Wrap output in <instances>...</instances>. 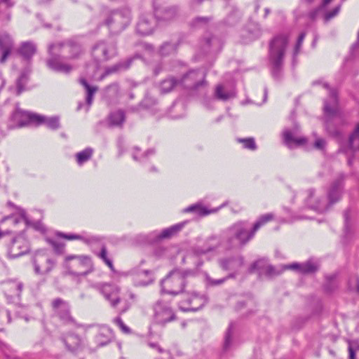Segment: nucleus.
<instances>
[{
	"mask_svg": "<svg viewBox=\"0 0 359 359\" xmlns=\"http://www.w3.org/2000/svg\"><path fill=\"white\" fill-rule=\"evenodd\" d=\"M62 48L69 49L71 53L69 57V59H76L82 53L81 46L72 41L51 44L48 47L50 57L46 60V65L53 71L69 74L72 71L73 67L61 60V57L58 55V53Z\"/></svg>",
	"mask_w": 359,
	"mask_h": 359,
	"instance_id": "nucleus-1",
	"label": "nucleus"
},
{
	"mask_svg": "<svg viewBox=\"0 0 359 359\" xmlns=\"http://www.w3.org/2000/svg\"><path fill=\"white\" fill-rule=\"evenodd\" d=\"M255 233L249 229L248 224L244 221H238L222 231V237L227 248L243 247Z\"/></svg>",
	"mask_w": 359,
	"mask_h": 359,
	"instance_id": "nucleus-2",
	"label": "nucleus"
},
{
	"mask_svg": "<svg viewBox=\"0 0 359 359\" xmlns=\"http://www.w3.org/2000/svg\"><path fill=\"white\" fill-rule=\"evenodd\" d=\"M287 43L288 38L285 34H278L270 41L269 59L272 67V75L276 79L280 76Z\"/></svg>",
	"mask_w": 359,
	"mask_h": 359,
	"instance_id": "nucleus-3",
	"label": "nucleus"
},
{
	"mask_svg": "<svg viewBox=\"0 0 359 359\" xmlns=\"http://www.w3.org/2000/svg\"><path fill=\"white\" fill-rule=\"evenodd\" d=\"M343 179V177H340L332 183L326 198L325 197L313 198L315 196L314 191L309 190L308 203L310 208L319 212H324L328 210L330 206L337 202L341 195Z\"/></svg>",
	"mask_w": 359,
	"mask_h": 359,
	"instance_id": "nucleus-4",
	"label": "nucleus"
},
{
	"mask_svg": "<svg viewBox=\"0 0 359 359\" xmlns=\"http://www.w3.org/2000/svg\"><path fill=\"white\" fill-rule=\"evenodd\" d=\"M191 275L192 273L189 271L172 270L161 280V292L172 295L183 292L187 278Z\"/></svg>",
	"mask_w": 359,
	"mask_h": 359,
	"instance_id": "nucleus-5",
	"label": "nucleus"
},
{
	"mask_svg": "<svg viewBox=\"0 0 359 359\" xmlns=\"http://www.w3.org/2000/svg\"><path fill=\"white\" fill-rule=\"evenodd\" d=\"M65 268L73 276H86L94 270L91 258L87 255H69L65 257Z\"/></svg>",
	"mask_w": 359,
	"mask_h": 359,
	"instance_id": "nucleus-6",
	"label": "nucleus"
},
{
	"mask_svg": "<svg viewBox=\"0 0 359 359\" xmlns=\"http://www.w3.org/2000/svg\"><path fill=\"white\" fill-rule=\"evenodd\" d=\"M131 11L128 8L111 11L104 21L111 33L118 34L131 22Z\"/></svg>",
	"mask_w": 359,
	"mask_h": 359,
	"instance_id": "nucleus-7",
	"label": "nucleus"
},
{
	"mask_svg": "<svg viewBox=\"0 0 359 359\" xmlns=\"http://www.w3.org/2000/svg\"><path fill=\"white\" fill-rule=\"evenodd\" d=\"M219 266L224 271H231L229 275L224 278L215 280L209 276L206 280L212 286L218 285L224 283L229 278H234L240 269L244 265V259L241 255L223 257L219 259Z\"/></svg>",
	"mask_w": 359,
	"mask_h": 359,
	"instance_id": "nucleus-8",
	"label": "nucleus"
},
{
	"mask_svg": "<svg viewBox=\"0 0 359 359\" xmlns=\"http://www.w3.org/2000/svg\"><path fill=\"white\" fill-rule=\"evenodd\" d=\"M91 54L97 62H107L117 55V46L112 40H100L92 47Z\"/></svg>",
	"mask_w": 359,
	"mask_h": 359,
	"instance_id": "nucleus-9",
	"label": "nucleus"
},
{
	"mask_svg": "<svg viewBox=\"0 0 359 359\" xmlns=\"http://www.w3.org/2000/svg\"><path fill=\"white\" fill-rule=\"evenodd\" d=\"M179 84L189 90H199L206 87L205 73L198 69H191L179 79Z\"/></svg>",
	"mask_w": 359,
	"mask_h": 359,
	"instance_id": "nucleus-10",
	"label": "nucleus"
},
{
	"mask_svg": "<svg viewBox=\"0 0 359 359\" xmlns=\"http://www.w3.org/2000/svg\"><path fill=\"white\" fill-rule=\"evenodd\" d=\"M44 119V116L22 111L17 107L11 115L9 128H22L31 123L40 125Z\"/></svg>",
	"mask_w": 359,
	"mask_h": 359,
	"instance_id": "nucleus-11",
	"label": "nucleus"
},
{
	"mask_svg": "<svg viewBox=\"0 0 359 359\" xmlns=\"http://www.w3.org/2000/svg\"><path fill=\"white\" fill-rule=\"evenodd\" d=\"M208 302V297L205 294L199 295L194 292L184 294V299L180 302L179 307L184 311H196L201 309Z\"/></svg>",
	"mask_w": 359,
	"mask_h": 359,
	"instance_id": "nucleus-12",
	"label": "nucleus"
},
{
	"mask_svg": "<svg viewBox=\"0 0 359 359\" xmlns=\"http://www.w3.org/2000/svg\"><path fill=\"white\" fill-rule=\"evenodd\" d=\"M154 320L161 325L172 321L175 319V313L169 303L159 300L154 305Z\"/></svg>",
	"mask_w": 359,
	"mask_h": 359,
	"instance_id": "nucleus-13",
	"label": "nucleus"
},
{
	"mask_svg": "<svg viewBox=\"0 0 359 359\" xmlns=\"http://www.w3.org/2000/svg\"><path fill=\"white\" fill-rule=\"evenodd\" d=\"M34 271L38 274H47L55 266V260L51 258L49 255L43 253H36L34 260Z\"/></svg>",
	"mask_w": 359,
	"mask_h": 359,
	"instance_id": "nucleus-14",
	"label": "nucleus"
},
{
	"mask_svg": "<svg viewBox=\"0 0 359 359\" xmlns=\"http://www.w3.org/2000/svg\"><path fill=\"white\" fill-rule=\"evenodd\" d=\"M341 149L348 156V165H351L355 154L359 152V123L356 125L353 133L349 135L347 144Z\"/></svg>",
	"mask_w": 359,
	"mask_h": 359,
	"instance_id": "nucleus-15",
	"label": "nucleus"
},
{
	"mask_svg": "<svg viewBox=\"0 0 359 359\" xmlns=\"http://www.w3.org/2000/svg\"><path fill=\"white\" fill-rule=\"evenodd\" d=\"M94 287L97 289L110 302L112 307L115 308L120 303L121 299L118 297L119 288L115 285L108 283L97 284Z\"/></svg>",
	"mask_w": 359,
	"mask_h": 359,
	"instance_id": "nucleus-16",
	"label": "nucleus"
},
{
	"mask_svg": "<svg viewBox=\"0 0 359 359\" xmlns=\"http://www.w3.org/2000/svg\"><path fill=\"white\" fill-rule=\"evenodd\" d=\"M29 250V245L27 240L23 236L14 238L8 248V255L10 258H17L22 256Z\"/></svg>",
	"mask_w": 359,
	"mask_h": 359,
	"instance_id": "nucleus-17",
	"label": "nucleus"
},
{
	"mask_svg": "<svg viewBox=\"0 0 359 359\" xmlns=\"http://www.w3.org/2000/svg\"><path fill=\"white\" fill-rule=\"evenodd\" d=\"M220 245V238L216 235H212L205 239L203 246L194 248L192 252L195 256L200 257L216 250Z\"/></svg>",
	"mask_w": 359,
	"mask_h": 359,
	"instance_id": "nucleus-18",
	"label": "nucleus"
},
{
	"mask_svg": "<svg viewBox=\"0 0 359 359\" xmlns=\"http://www.w3.org/2000/svg\"><path fill=\"white\" fill-rule=\"evenodd\" d=\"M156 27L154 17L151 14L142 15L136 25V32L140 35L151 34Z\"/></svg>",
	"mask_w": 359,
	"mask_h": 359,
	"instance_id": "nucleus-19",
	"label": "nucleus"
},
{
	"mask_svg": "<svg viewBox=\"0 0 359 359\" xmlns=\"http://www.w3.org/2000/svg\"><path fill=\"white\" fill-rule=\"evenodd\" d=\"M52 306L54 313L58 317L62 312H65V315L62 316V320L65 323H74V320L70 315L69 306L66 302L60 298L55 299L52 302Z\"/></svg>",
	"mask_w": 359,
	"mask_h": 359,
	"instance_id": "nucleus-20",
	"label": "nucleus"
},
{
	"mask_svg": "<svg viewBox=\"0 0 359 359\" xmlns=\"http://www.w3.org/2000/svg\"><path fill=\"white\" fill-rule=\"evenodd\" d=\"M323 86L329 92V98L324 102V111L327 116H333L337 108V93L335 89L330 88L327 83H323Z\"/></svg>",
	"mask_w": 359,
	"mask_h": 359,
	"instance_id": "nucleus-21",
	"label": "nucleus"
},
{
	"mask_svg": "<svg viewBox=\"0 0 359 359\" xmlns=\"http://www.w3.org/2000/svg\"><path fill=\"white\" fill-rule=\"evenodd\" d=\"M23 289V283L19 280H10L4 285L5 295L11 299L19 298Z\"/></svg>",
	"mask_w": 359,
	"mask_h": 359,
	"instance_id": "nucleus-22",
	"label": "nucleus"
},
{
	"mask_svg": "<svg viewBox=\"0 0 359 359\" xmlns=\"http://www.w3.org/2000/svg\"><path fill=\"white\" fill-rule=\"evenodd\" d=\"M154 13L156 19L160 21H169L174 19L178 10L176 6H168L164 8H157L156 2L154 3Z\"/></svg>",
	"mask_w": 359,
	"mask_h": 359,
	"instance_id": "nucleus-23",
	"label": "nucleus"
},
{
	"mask_svg": "<svg viewBox=\"0 0 359 359\" xmlns=\"http://www.w3.org/2000/svg\"><path fill=\"white\" fill-rule=\"evenodd\" d=\"M214 95L216 99L226 102L234 98L236 95V91L233 86L218 84L215 87Z\"/></svg>",
	"mask_w": 359,
	"mask_h": 359,
	"instance_id": "nucleus-24",
	"label": "nucleus"
},
{
	"mask_svg": "<svg viewBox=\"0 0 359 359\" xmlns=\"http://www.w3.org/2000/svg\"><path fill=\"white\" fill-rule=\"evenodd\" d=\"M255 270H258L260 273H264L269 276L278 274L274 267L269 264L267 260L265 259L257 260L251 265L250 271L252 272Z\"/></svg>",
	"mask_w": 359,
	"mask_h": 359,
	"instance_id": "nucleus-25",
	"label": "nucleus"
},
{
	"mask_svg": "<svg viewBox=\"0 0 359 359\" xmlns=\"http://www.w3.org/2000/svg\"><path fill=\"white\" fill-rule=\"evenodd\" d=\"M13 48V41L6 33L0 34V50L1 51V62H4L10 55Z\"/></svg>",
	"mask_w": 359,
	"mask_h": 359,
	"instance_id": "nucleus-26",
	"label": "nucleus"
},
{
	"mask_svg": "<svg viewBox=\"0 0 359 359\" xmlns=\"http://www.w3.org/2000/svg\"><path fill=\"white\" fill-rule=\"evenodd\" d=\"M114 338L112 330L107 327L102 326L98 329L97 334L95 337V341L97 346H104L110 343Z\"/></svg>",
	"mask_w": 359,
	"mask_h": 359,
	"instance_id": "nucleus-27",
	"label": "nucleus"
},
{
	"mask_svg": "<svg viewBox=\"0 0 359 359\" xmlns=\"http://www.w3.org/2000/svg\"><path fill=\"white\" fill-rule=\"evenodd\" d=\"M154 281L152 272L149 270H140L133 276V282L136 286H147Z\"/></svg>",
	"mask_w": 359,
	"mask_h": 359,
	"instance_id": "nucleus-28",
	"label": "nucleus"
},
{
	"mask_svg": "<svg viewBox=\"0 0 359 359\" xmlns=\"http://www.w3.org/2000/svg\"><path fill=\"white\" fill-rule=\"evenodd\" d=\"M133 60L127 59L120 61L112 66L105 68L104 73L100 76L99 80H103L106 76L127 69L131 65Z\"/></svg>",
	"mask_w": 359,
	"mask_h": 359,
	"instance_id": "nucleus-29",
	"label": "nucleus"
},
{
	"mask_svg": "<svg viewBox=\"0 0 359 359\" xmlns=\"http://www.w3.org/2000/svg\"><path fill=\"white\" fill-rule=\"evenodd\" d=\"M66 348L72 352L77 351L82 344V339L78 334L68 333L62 337Z\"/></svg>",
	"mask_w": 359,
	"mask_h": 359,
	"instance_id": "nucleus-30",
	"label": "nucleus"
},
{
	"mask_svg": "<svg viewBox=\"0 0 359 359\" xmlns=\"http://www.w3.org/2000/svg\"><path fill=\"white\" fill-rule=\"evenodd\" d=\"M284 269L294 270L302 273H310L315 272L318 269V266L315 263L308 261L302 264L293 263L285 265Z\"/></svg>",
	"mask_w": 359,
	"mask_h": 359,
	"instance_id": "nucleus-31",
	"label": "nucleus"
},
{
	"mask_svg": "<svg viewBox=\"0 0 359 359\" xmlns=\"http://www.w3.org/2000/svg\"><path fill=\"white\" fill-rule=\"evenodd\" d=\"M227 205V202L224 203L222 205H221L219 207L217 208L213 209H208L206 207L196 204L191 205L185 209V212H195L199 216H205L212 213L217 212L219 209L222 208L226 206Z\"/></svg>",
	"mask_w": 359,
	"mask_h": 359,
	"instance_id": "nucleus-32",
	"label": "nucleus"
},
{
	"mask_svg": "<svg viewBox=\"0 0 359 359\" xmlns=\"http://www.w3.org/2000/svg\"><path fill=\"white\" fill-rule=\"evenodd\" d=\"M283 140L284 143L290 148L294 146L302 145L306 142V139L305 137H295L294 133L289 130H285L283 132Z\"/></svg>",
	"mask_w": 359,
	"mask_h": 359,
	"instance_id": "nucleus-33",
	"label": "nucleus"
},
{
	"mask_svg": "<svg viewBox=\"0 0 359 359\" xmlns=\"http://www.w3.org/2000/svg\"><path fill=\"white\" fill-rule=\"evenodd\" d=\"M185 224V222H180L163 229L161 233L156 234L155 236L156 238V241L170 238L172 236L176 235L182 229Z\"/></svg>",
	"mask_w": 359,
	"mask_h": 359,
	"instance_id": "nucleus-34",
	"label": "nucleus"
},
{
	"mask_svg": "<svg viewBox=\"0 0 359 359\" xmlns=\"http://www.w3.org/2000/svg\"><path fill=\"white\" fill-rule=\"evenodd\" d=\"M79 83L86 90V102L87 104L86 111H88L93 103L94 95L97 91L98 88L97 86H90L85 78H81L79 79Z\"/></svg>",
	"mask_w": 359,
	"mask_h": 359,
	"instance_id": "nucleus-35",
	"label": "nucleus"
},
{
	"mask_svg": "<svg viewBox=\"0 0 359 359\" xmlns=\"http://www.w3.org/2000/svg\"><path fill=\"white\" fill-rule=\"evenodd\" d=\"M205 53L217 52L220 49V43L217 38L210 36L205 38L202 45Z\"/></svg>",
	"mask_w": 359,
	"mask_h": 359,
	"instance_id": "nucleus-36",
	"label": "nucleus"
},
{
	"mask_svg": "<svg viewBox=\"0 0 359 359\" xmlns=\"http://www.w3.org/2000/svg\"><path fill=\"white\" fill-rule=\"evenodd\" d=\"M59 237L65 238L67 240H81L87 244H90L93 243L97 242L99 241L98 238L95 236H88L86 237L82 235L75 234V233H65L62 232H59L57 234Z\"/></svg>",
	"mask_w": 359,
	"mask_h": 359,
	"instance_id": "nucleus-37",
	"label": "nucleus"
},
{
	"mask_svg": "<svg viewBox=\"0 0 359 359\" xmlns=\"http://www.w3.org/2000/svg\"><path fill=\"white\" fill-rule=\"evenodd\" d=\"M177 86H180L179 79L173 76H170L163 80L159 83V90L161 93H168L172 91Z\"/></svg>",
	"mask_w": 359,
	"mask_h": 359,
	"instance_id": "nucleus-38",
	"label": "nucleus"
},
{
	"mask_svg": "<svg viewBox=\"0 0 359 359\" xmlns=\"http://www.w3.org/2000/svg\"><path fill=\"white\" fill-rule=\"evenodd\" d=\"M36 46L29 41L22 43L19 53L25 59H30L36 52Z\"/></svg>",
	"mask_w": 359,
	"mask_h": 359,
	"instance_id": "nucleus-39",
	"label": "nucleus"
},
{
	"mask_svg": "<svg viewBox=\"0 0 359 359\" xmlns=\"http://www.w3.org/2000/svg\"><path fill=\"white\" fill-rule=\"evenodd\" d=\"M212 21L211 16H197L190 22V26L194 29L205 28Z\"/></svg>",
	"mask_w": 359,
	"mask_h": 359,
	"instance_id": "nucleus-40",
	"label": "nucleus"
},
{
	"mask_svg": "<svg viewBox=\"0 0 359 359\" xmlns=\"http://www.w3.org/2000/svg\"><path fill=\"white\" fill-rule=\"evenodd\" d=\"M120 88L117 83H113L107 86L104 89V95L108 100H112L119 96Z\"/></svg>",
	"mask_w": 359,
	"mask_h": 359,
	"instance_id": "nucleus-41",
	"label": "nucleus"
},
{
	"mask_svg": "<svg viewBox=\"0 0 359 359\" xmlns=\"http://www.w3.org/2000/svg\"><path fill=\"white\" fill-rule=\"evenodd\" d=\"M125 114L122 110H118L111 113L109 117V123L114 126H120L125 121Z\"/></svg>",
	"mask_w": 359,
	"mask_h": 359,
	"instance_id": "nucleus-42",
	"label": "nucleus"
},
{
	"mask_svg": "<svg viewBox=\"0 0 359 359\" xmlns=\"http://www.w3.org/2000/svg\"><path fill=\"white\" fill-rule=\"evenodd\" d=\"M93 150L91 148H86L84 150L76 154V162L79 165H83L92 157Z\"/></svg>",
	"mask_w": 359,
	"mask_h": 359,
	"instance_id": "nucleus-43",
	"label": "nucleus"
},
{
	"mask_svg": "<svg viewBox=\"0 0 359 359\" xmlns=\"http://www.w3.org/2000/svg\"><path fill=\"white\" fill-rule=\"evenodd\" d=\"M29 79V73L27 71H23L19 78L17 79V95H20L24 90L25 86L27 84Z\"/></svg>",
	"mask_w": 359,
	"mask_h": 359,
	"instance_id": "nucleus-44",
	"label": "nucleus"
},
{
	"mask_svg": "<svg viewBox=\"0 0 359 359\" xmlns=\"http://www.w3.org/2000/svg\"><path fill=\"white\" fill-rule=\"evenodd\" d=\"M140 151V149L138 147H135L133 148V154H132V156H133V158L135 161H140V162H144L150 156H153L155 154L154 149H151L147 150L140 157H139L138 155H137V152H139Z\"/></svg>",
	"mask_w": 359,
	"mask_h": 359,
	"instance_id": "nucleus-45",
	"label": "nucleus"
},
{
	"mask_svg": "<svg viewBox=\"0 0 359 359\" xmlns=\"http://www.w3.org/2000/svg\"><path fill=\"white\" fill-rule=\"evenodd\" d=\"M95 255L101 259L111 270H114V265L112 261L108 257V252L105 245H102L101 250L99 252H94Z\"/></svg>",
	"mask_w": 359,
	"mask_h": 359,
	"instance_id": "nucleus-46",
	"label": "nucleus"
},
{
	"mask_svg": "<svg viewBox=\"0 0 359 359\" xmlns=\"http://www.w3.org/2000/svg\"><path fill=\"white\" fill-rule=\"evenodd\" d=\"M177 45L173 43L165 42L160 48L159 52L163 56H168L176 52Z\"/></svg>",
	"mask_w": 359,
	"mask_h": 359,
	"instance_id": "nucleus-47",
	"label": "nucleus"
},
{
	"mask_svg": "<svg viewBox=\"0 0 359 359\" xmlns=\"http://www.w3.org/2000/svg\"><path fill=\"white\" fill-rule=\"evenodd\" d=\"M233 324L231 323L226 332L224 337V350L228 351L233 345Z\"/></svg>",
	"mask_w": 359,
	"mask_h": 359,
	"instance_id": "nucleus-48",
	"label": "nucleus"
},
{
	"mask_svg": "<svg viewBox=\"0 0 359 359\" xmlns=\"http://www.w3.org/2000/svg\"><path fill=\"white\" fill-rule=\"evenodd\" d=\"M273 215L271 213H268L260 217V218L255 223L252 230L255 232L264 224L273 219Z\"/></svg>",
	"mask_w": 359,
	"mask_h": 359,
	"instance_id": "nucleus-49",
	"label": "nucleus"
},
{
	"mask_svg": "<svg viewBox=\"0 0 359 359\" xmlns=\"http://www.w3.org/2000/svg\"><path fill=\"white\" fill-rule=\"evenodd\" d=\"M41 123H45L48 128L52 130H56L60 127V122L58 117L53 116L48 118L45 116L44 121Z\"/></svg>",
	"mask_w": 359,
	"mask_h": 359,
	"instance_id": "nucleus-50",
	"label": "nucleus"
},
{
	"mask_svg": "<svg viewBox=\"0 0 359 359\" xmlns=\"http://www.w3.org/2000/svg\"><path fill=\"white\" fill-rule=\"evenodd\" d=\"M238 142H242L243 147L246 149L255 150L257 148L255 140L252 137L238 139Z\"/></svg>",
	"mask_w": 359,
	"mask_h": 359,
	"instance_id": "nucleus-51",
	"label": "nucleus"
},
{
	"mask_svg": "<svg viewBox=\"0 0 359 359\" xmlns=\"http://www.w3.org/2000/svg\"><path fill=\"white\" fill-rule=\"evenodd\" d=\"M241 18V14L238 11H233L226 19V23L229 25H235Z\"/></svg>",
	"mask_w": 359,
	"mask_h": 359,
	"instance_id": "nucleus-52",
	"label": "nucleus"
},
{
	"mask_svg": "<svg viewBox=\"0 0 359 359\" xmlns=\"http://www.w3.org/2000/svg\"><path fill=\"white\" fill-rule=\"evenodd\" d=\"M114 323L121 329V330L124 333H130V328L126 326L123 322L122 319L120 317H116L114 319Z\"/></svg>",
	"mask_w": 359,
	"mask_h": 359,
	"instance_id": "nucleus-53",
	"label": "nucleus"
},
{
	"mask_svg": "<svg viewBox=\"0 0 359 359\" xmlns=\"http://www.w3.org/2000/svg\"><path fill=\"white\" fill-rule=\"evenodd\" d=\"M340 10H341V5H338L337 6L334 8L332 11L327 12L324 16L325 20L326 22H327L330 20H331L332 18H333L334 17H335L336 15H337L340 11Z\"/></svg>",
	"mask_w": 359,
	"mask_h": 359,
	"instance_id": "nucleus-54",
	"label": "nucleus"
},
{
	"mask_svg": "<svg viewBox=\"0 0 359 359\" xmlns=\"http://www.w3.org/2000/svg\"><path fill=\"white\" fill-rule=\"evenodd\" d=\"M334 279V278L333 276L330 277L328 282L324 286L325 290L328 292H333L337 287Z\"/></svg>",
	"mask_w": 359,
	"mask_h": 359,
	"instance_id": "nucleus-55",
	"label": "nucleus"
},
{
	"mask_svg": "<svg viewBox=\"0 0 359 359\" xmlns=\"http://www.w3.org/2000/svg\"><path fill=\"white\" fill-rule=\"evenodd\" d=\"M15 4V2L12 0H0V13L3 12V7L6 9L11 8Z\"/></svg>",
	"mask_w": 359,
	"mask_h": 359,
	"instance_id": "nucleus-56",
	"label": "nucleus"
},
{
	"mask_svg": "<svg viewBox=\"0 0 359 359\" xmlns=\"http://www.w3.org/2000/svg\"><path fill=\"white\" fill-rule=\"evenodd\" d=\"M249 35L250 40H254L261 35V30L259 27L255 26L253 30L249 29Z\"/></svg>",
	"mask_w": 359,
	"mask_h": 359,
	"instance_id": "nucleus-57",
	"label": "nucleus"
},
{
	"mask_svg": "<svg viewBox=\"0 0 359 359\" xmlns=\"http://www.w3.org/2000/svg\"><path fill=\"white\" fill-rule=\"evenodd\" d=\"M51 245L53 247L54 250L57 252H62L65 247L64 244L59 243L57 241H51Z\"/></svg>",
	"mask_w": 359,
	"mask_h": 359,
	"instance_id": "nucleus-58",
	"label": "nucleus"
},
{
	"mask_svg": "<svg viewBox=\"0 0 359 359\" xmlns=\"http://www.w3.org/2000/svg\"><path fill=\"white\" fill-rule=\"evenodd\" d=\"M325 141L322 138L317 139L315 142L314 147L318 149H323L325 147Z\"/></svg>",
	"mask_w": 359,
	"mask_h": 359,
	"instance_id": "nucleus-59",
	"label": "nucleus"
},
{
	"mask_svg": "<svg viewBox=\"0 0 359 359\" xmlns=\"http://www.w3.org/2000/svg\"><path fill=\"white\" fill-rule=\"evenodd\" d=\"M301 47L302 44H299V43L297 42L293 53V64L296 62V57L299 54Z\"/></svg>",
	"mask_w": 359,
	"mask_h": 359,
	"instance_id": "nucleus-60",
	"label": "nucleus"
},
{
	"mask_svg": "<svg viewBox=\"0 0 359 359\" xmlns=\"http://www.w3.org/2000/svg\"><path fill=\"white\" fill-rule=\"evenodd\" d=\"M351 211L350 209H347L344 212V217L346 227H347L348 224V220H349V217H350V215H351Z\"/></svg>",
	"mask_w": 359,
	"mask_h": 359,
	"instance_id": "nucleus-61",
	"label": "nucleus"
},
{
	"mask_svg": "<svg viewBox=\"0 0 359 359\" xmlns=\"http://www.w3.org/2000/svg\"><path fill=\"white\" fill-rule=\"evenodd\" d=\"M348 353H349V359H356L355 358V351L352 347L351 344L349 343L348 345Z\"/></svg>",
	"mask_w": 359,
	"mask_h": 359,
	"instance_id": "nucleus-62",
	"label": "nucleus"
},
{
	"mask_svg": "<svg viewBox=\"0 0 359 359\" xmlns=\"http://www.w3.org/2000/svg\"><path fill=\"white\" fill-rule=\"evenodd\" d=\"M322 8L320 6L319 8H316V10L311 11L310 13H309V16L311 19H315L316 15H317V13Z\"/></svg>",
	"mask_w": 359,
	"mask_h": 359,
	"instance_id": "nucleus-63",
	"label": "nucleus"
},
{
	"mask_svg": "<svg viewBox=\"0 0 359 359\" xmlns=\"http://www.w3.org/2000/svg\"><path fill=\"white\" fill-rule=\"evenodd\" d=\"M305 36H306L305 32L301 33L297 39V42L299 43V44H302V43L304 40Z\"/></svg>",
	"mask_w": 359,
	"mask_h": 359,
	"instance_id": "nucleus-64",
	"label": "nucleus"
}]
</instances>
